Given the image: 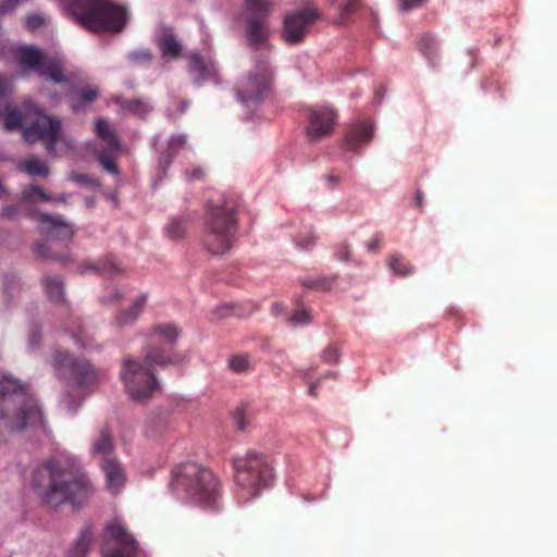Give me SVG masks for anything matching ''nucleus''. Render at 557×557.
Returning <instances> with one entry per match:
<instances>
[{"label": "nucleus", "mask_w": 557, "mask_h": 557, "mask_svg": "<svg viewBox=\"0 0 557 557\" xmlns=\"http://www.w3.org/2000/svg\"><path fill=\"white\" fill-rule=\"evenodd\" d=\"M32 484L40 500L52 508L66 503L78 507L95 493L92 483L78 465L60 461L38 467Z\"/></svg>", "instance_id": "1"}, {"label": "nucleus", "mask_w": 557, "mask_h": 557, "mask_svg": "<svg viewBox=\"0 0 557 557\" xmlns=\"http://www.w3.org/2000/svg\"><path fill=\"white\" fill-rule=\"evenodd\" d=\"M42 424V412L36 399L22 384L9 376L0 380V436L22 432Z\"/></svg>", "instance_id": "2"}, {"label": "nucleus", "mask_w": 557, "mask_h": 557, "mask_svg": "<svg viewBox=\"0 0 557 557\" xmlns=\"http://www.w3.org/2000/svg\"><path fill=\"white\" fill-rule=\"evenodd\" d=\"M4 128L13 131L21 128L26 141L42 140L50 154L57 153V145H64L70 149L71 143L63 135L61 123L57 117L47 115L30 102L20 108L8 107L4 119Z\"/></svg>", "instance_id": "3"}, {"label": "nucleus", "mask_w": 557, "mask_h": 557, "mask_svg": "<svg viewBox=\"0 0 557 557\" xmlns=\"http://www.w3.org/2000/svg\"><path fill=\"white\" fill-rule=\"evenodd\" d=\"M237 233V203L232 198L220 196L210 201L206 214L202 246L212 256L228 252Z\"/></svg>", "instance_id": "4"}, {"label": "nucleus", "mask_w": 557, "mask_h": 557, "mask_svg": "<svg viewBox=\"0 0 557 557\" xmlns=\"http://www.w3.org/2000/svg\"><path fill=\"white\" fill-rule=\"evenodd\" d=\"M74 21L94 33H120L127 22V11L112 0H72Z\"/></svg>", "instance_id": "5"}, {"label": "nucleus", "mask_w": 557, "mask_h": 557, "mask_svg": "<svg viewBox=\"0 0 557 557\" xmlns=\"http://www.w3.org/2000/svg\"><path fill=\"white\" fill-rule=\"evenodd\" d=\"M171 485L183 490L200 505H214L219 497V482L213 473L196 462H187L173 470Z\"/></svg>", "instance_id": "6"}, {"label": "nucleus", "mask_w": 557, "mask_h": 557, "mask_svg": "<svg viewBox=\"0 0 557 557\" xmlns=\"http://www.w3.org/2000/svg\"><path fill=\"white\" fill-rule=\"evenodd\" d=\"M235 482L251 497L274 482V470L263 455L249 453L234 459Z\"/></svg>", "instance_id": "7"}, {"label": "nucleus", "mask_w": 557, "mask_h": 557, "mask_svg": "<svg viewBox=\"0 0 557 557\" xmlns=\"http://www.w3.org/2000/svg\"><path fill=\"white\" fill-rule=\"evenodd\" d=\"M120 376L127 394L136 401L147 400L159 389L153 370L136 357L126 356L123 358Z\"/></svg>", "instance_id": "8"}, {"label": "nucleus", "mask_w": 557, "mask_h": 557, "mask_svg": "<svg viewBox=\"0 0 557 557\" xmlns=\"http://www.w3.org/2000/svg\"><path fill=\"white\" fill-rule=\"evenodd\" d=\"M53 367L58 375L73 381L75 385L83 388L97 383L102 374L87 360L75 359L66 351L54 352Z\"/></svg>", "instance_id": "9"}, {"label": "nucleus", "mask_w": 557, "mask_h": 557, "mask_svg": "<svg viewBox=\"0 0 557 557\" xmlns=\"http://www.w3.org/2000/svg\"><path fill=\"white\" fill-rule=\"evenodd\" d=\"M137 543L124 525L114 521L106 528L101 544L103 557H135Z\"/></svg>", "instance_id": "10"}, {"label": "nucleus", "mask_w": 557, "mask_h": 557, "mask_svg": "<svg viewBox=\"0 0 557 557\" xmlns=\"http://www.w3.org/2000/svg\"><path fill=\"white\" fill-rule=\"evenodd\" d=\"M17 61L24 69L36 70L46 79L55 83L65 81L63 66L59 60L46 57L36 47H23L17 51Z\"/></svg>", "instance_id": "11"}, {"label": "nucleus", "mask_w": 557, "mask_h": 557, "mask_svg": "<svg viewBox=\"0 0 557 557\" xmlns=\"http://www.w3.org/2000/svg\"><path fill=\"white\" fill-rule=\"evenodd\" d=\"M320 17V11L313 5H307L287 13L284 17V40L288 45L301 42L307 36L309 28Z\"/></svg>", "instance_id": "12"}, {"label": "nucleus", "mask_w": 557, "mask_h": 557, "mask_svg": "<svg viewBox=\"0 0 557 557\" xmlns=\"http://www.w3.org/2000/svg\"><path fill=\"white\" fill-rule=\"evenodd\" d=\"M337 112L330 106H314L308 110L306 136L315 143L333 133Z\"/></svg>", "instance_id": "13"}, {"label": "nucleus", "mask_w": 557, "mask_h": 557, "mask_svg": "<svg viewBox=\"0 0 557 557\" xmlns=\"http://www.w3.org/2000/svg\"><path fill=\"white\" fill-rule=\"evenodd\" d=\"M249 12L248 35L251 44H263L268 36L264 18L273 3L270 0H244Z\"/></svg>", "instance_id": "14"}, {"label": "nucleus", "mask_w": 557, "mask_h": 557, "mask_svg": "<svg viewBox=\"0 0 557 557\" xmlns=\"http://www.w3.org/2000/svg\"><path fill=\"white\" fill-rule=\"evenodd\" d=\"M270 76L265 69L257 75H249L242 79L236 88L237 99L244 104L257 102L261 99L269 86Z\"/></svg>", "instance_id": "15"}, {"label": "nucleus", "mask_w": 557, "mask_h": 557, "mask_svg": "<svg viewBox=\"0 0 557 557\" xmlns=\"http://www.w3.org/2000/svg\"><path fill=\"white\" fill-rule=\"evenodd\" d=\"M40 232L47 240L67 243L74 236V227L61 215H49L40 213L37 216Z\"/></svg>", "instance_id": "16"}, {"label": "nucleus", "mask_w": 557, "mask_h": 557, "mask_svg": "<svg viewBox=\"0 0 557 557\" xmlns=\"http://www.w3.org/2000/svg\"><path fill=\"white\" fill-rule=\"evenodd\" d=\"M147 299V294H141L134 298L127 309L119 310L114 314L111 322L112 326L117 331H124L125 329L133 326L144 312Z\"/></svg>", "instance_id": "17"}, {"label": "nucleus", "mask_w": 557, "mask_h": 557, "mask_svg": "<svg viewBox=\"0 0 557 557\" xmlns=\"http://www.w3.org/2000/svg\"><path fill=\"white\" fill-rule=\"evenodd\" d=\"M373 133V124L370 121L354 123L346 133L344 146L347 150L356 151L361 145L372 140Z\"/></svg>", "instance_id": "18"}, {"label": "nucleus", "mask_w": 557, "mask_h": 557, "mask_svg": "<svg viewBox=\"0 0 557 557\" xmlns=\"http://www.w3.org/2000/svg\"><path fill=\"white\" fill-rule=\"evenodd\" d=\"M106 478V487L111 494H117L124 487L126 474L121 462L115 458H106L101 465Z\"/></svg>", "instance_id": "19"}, {"label": "nucleus", "mask_w": 557, "mask_h": 557, "mask_svg": "<svg viewBox=\"0 0 557 557\" xmlns=\"http://www.w3.org/2000/svg\"><path fill=\"white\" fill-rule=\"evenodd\" d=\"M144 360L141 362L153 370L154 367L165 368L168 366L182 364L185 357L178 355H169L166 351L158 346L148 345L144 349Z\"/></svg>", "instance_id": "20"}, {"label": "nucleus", "mask_w": 557, "mask_h": 557, "mask_svg": "<svg viewBox=\"0 0 557 557\" xmlns=\"http://www.w3.org/2000/svg\"><path fill=\"white\" fill-rule=\"evenodd\" d=\"M157 46L162 58L168 61L180 57L182 52V45L173 30L169 27H162L160 29V33L157 36Z\"/></svg>", "instance_id": "21"}, {"label": "nucleus", "mask_w": 557, "mask_h": 557, "mask_svg": "<svg viewBox=\"0 0 557 557\" xmlns=\"http://www.w3.org/2000/svg\"><path fill=\"white\" fill-rule=\"evenodd\" d=\"M96 133L106 145L104 150L100 152L117 153L121 150L120 140L114 129L104 119L99 117L96 120Z\"/></svg>", "instance_id": "22"}, {"label": "nucleus", "mask_w": 557, "mask_h": 557, "mask_svg": "<svg viewBox=\"0 0 557 557\" xmlns=\"http://www.w3.org/2000/svg\"><path fill=\"white\" fill-rule=\"evenodd\" d=\"M337 278V275H306L300 278V284L310 290L329 292L333 288Z\"/></svg>", "instance_id": "23"}, {"label": "nucleus", "mask_w": 557, "mask_h": 557, "mask_svg": "<svg viewBox=\"0 0 557 557\" xmlns=\"http://www.w3.org/2000/svg\"><path fill=\"white\" fill-rule=\"evenodd\" d=\"M114 444L111 433L107 429H102L99 435L94 440L91 445L92 456H102L104 459L112 454Z\"/></svg>", "instance_id": "24"}, {"label": "nucleus", "mask_w": 557, "mask_h": 557, "mask_svg": "<svg viewBox=\"0 0 557 557\" xmlns=\"http://www.w3.org/2000/svg\"><path fill=\"white\" fill-rule=\"evenodd\" d=\"M181 335V330L171 323L156 324L149 331V336L157 337L166 344L174 345Z\"/></svg>", "instance_id": "25"}, {"label": "nucleus", "mask_w": 557, "mask_h": 557, "mask_svg": "<svg viewBox=\"0 0 557 557\" xmlns=\"http://www.w3.org/2000/svg\"><path fill=\"white\" fill-rule=\"evenodd\" d=\"M188 220L184 216L172 218L164 226V234L170 240H182L187 235Z\"/></svg>", "instance_id": "26"}, {"label": "nucleus", "mask_w": 557, "mask_h": 557, "mask_svg": "<svg viewBox=\"0 0 557 557\" xmlns=\"http://www.w3.org/2000/svg\"><path fill=\"white\" fill-rule=\"evenodd\" d=\"M98 96L99 92L97 88L90 86L83 87L81 90L71 96V108L74 111H81L86 106L92 103L98 98Z\"/></svg>", "instance_id": "27"}, {"label": "nucleus", "mask_w": 557, "mask_h": 557, "mask_svg": "<svg viewBox=\"0 0 557 557\" xmlns=\"http://www.w3.org/2000/svg\"><path fill=\"white\" fill-rule=\"evenodd\" d=\"M42 286L49 299L54 302L64 301V284L59 276L46 275L42 277Z\"/></svg>", "instance_id": "28"}, {"label": "nucleus", "mask_w": 557, "mask_h": 557, "mask_svg": "<svg viewBox=\"0 0 557 557\" xmlns=\"http://www.w3.org/2000/svg\"><path fill=\"white\" fill-rule=\"evenodd\" d=\"M85 270H91L106 277H113L122 273L121 265L112 259L99 260L95 264H87Z\"/></svg>", "instance_id": "29"}, {"label": "nucleus", "mask_w": 557, "mask_h": 557, "mask_svg": "<svg viewBox=\"0 0 557 557\" xmlns=\"http://www.w3.org/2000/svg\"><path fill=\"white\" fill-rule=\"evenodd\" d=\"M189 71L195 76L197 82H201L211 75V67L205 62L199 53H191L189 55Z\"/></svg>", "instance_id": "30"}, {"label": "nucleus", "mask_w": 557, "mask_h": 557, "mask_svg": "<svg viewBox=\"0 0 557 557\" xmlns=\"http://www.w3.org/2000/svg\"><path fill=\"white\" fill-rule=\"evenodd\" d=\"M92 542V532L89 528L82 530L75 545L70 549L69 557H86Z\"/></svg>", "instance_id": "31"}, {"label": "nucleus", "mask_w": 557, "mask_h": 557, "mask_svg": "<svg viewBox=\"0 0 557 557\" xmlns=\"http://www.w3.org/2000/svg\"><path fill=\"white\" fill-rule=\"evenodd\" d=\"M119 103L122 110L140 117L147 115L152 110V107L143 99H121Z\"/></svg>", "instance_id": "32"}, {"label": "nucleus", "mask_w": 557, "mask_h": 557, "mask_svg": "<svg viewBox=\"0 0 557 557\" xmlns=\"http://www.w3.org/2000/svg\"><path fill=\"white\" fill-rule=\"evenodd\" d=\"M419 50L429 60L431 64H435L437 59V42L430 34H424L418 41Z\"/></svg>", "instance_id": "33"}, {"label": "nucleus", "mask_w": 557, "mask_h": 557, "mask_svg": "<svg viewBox=\"0 0 557 557\" xmlns=\"http://www.w3.org/2000/svg\"><path fill=\"white\" fill-rule=\"evenodd\" d=\"M231 315L245 317L246 314L242 312L240 306L236 304H222L212 310L211 320L220 322Z\"/></svg>", "instance_id": "34"}, {"label": "nucleus", "mask_w": 557, "mask_h": 557, "mask_svg": "<svg viewBox=\"0 0 557 557\" xmlns=\"http://www.w3.org/2000/svg\"><path fill=\"white\" fill-rule=\"evenodd\" d=\"M18 168L32 176H47L49 173L47 164L37 157L26 159Z\"/></svg>", "instance_id": "35"}, {"label": "nucleus", "mask_w": 557, "mask_h": 557, "mask_svg": "<svg viewBox=\"0 0 557 557\" xmlns=\"http://www.w3.org/2000/svg\"><path fill=\"white\" fill-rule=\"evenodd\" d=\"M251 368L252 363L248 355H234L227 359V369L235 374L247 373Z\"/></svg>", "instance_id": "36"}, {"label": "nucleus", "mask_w": 557, "mask_h": 557, "mask_svg": "<svg viewBox=\"0 0 557 557\" xmlns=\"http://www.w3.org/2000/svg\"><path fill=\"white\" fill-rule=\"evenodd\" d=\"M333 1L337 5V9L341 13L342 23H344L345 20L358 9L359 2H360V0H333Z\"/></svg>", "instance_id": "37"}, {"label": "nucleus", "mask_w": 557, "mask_h": 557, "mask_svg": "<svg viewBox=\"0 0 557 557\" xmlns=\"http://www.w3.org/2000/svg\"><path fill=\"white\" fill-rule=\"evenodd\" d=\"M389 267L393 272L399 274L400 276L409 275L412 272V267L410 263L405 259L396 256L391 258Z\"/></svg>", "instance_id": "38"}, {"label": "nucleus", "mask_w": 557, "mask_h": 557, "mask_svg": "<svg viewBox=\"0 0 557 557\" xmlns=\"http://www.w3.org/2000/svg\"><path fill=\"white\" fill-rule=\"evenodd\" d=\"M51 250H52V247L47 242L39 243L35 247L36 253L38 256L42 257V258L55 259V260H58V261H60L62 263H66V262H71L72 261L70 256L58 257V256H54V255L50 253Z\"/></svg>", "instance_id": "39"}, {"label": "nucleus", "mask_w": 557, "mask_h": 557, "mask_svg": "<svg viewBox=\"0 0 557 557\" xmlns=\"http://www.w3.org/2000/svg\"><path fill=\"white\" fill-rule=\"evenodd\" d=\"M296 245L302 249H309L315 244V236L311 230L299 232L294 238Z\"/></svg>", "instance_id": "40"}, {"label": "nucleus", "mask_w": 557, "mask_h": 557, "mask_svg": "<svg viewBox=\"0 0 557 557\" xmlns=\"http://www.w3.org/2000/svg\"><path fill=\"white\" fill-rule=\"evenodd\" d=\"M311 317L308 309L301 307L300 309L296 310L289 318L288 323L292 325H305L310 323Z\"/></svg>", "instance_id": "41"}, {"label": "nucleus", "mask_w": 557, "mask_h": 557, "mask_svg": "<svg viewBox=\"0 0 557 557\" xmlns=\"http://www.w3.org/2000/svg\"><path fill=\"white\" fill-rule=\"evenodd\" d=\"M115 153H109V152H97L98 160L102 164L103 169L108 171L111 174H117V168L115 163L112 160V157Z\"/></svg>", "instance_id": "42"}, {"label": "nucleus", "mask_w": 557, "mask_h": 557, "mask_svg": "<svg viewBox=\"0 0 557 557\" xmlns=\"http://www.w3.org/2000/svg\"><path fill=\"white\" fill-rule=\"evenodd\" d=\"M233 421L238 431H245L249 424V419L243 408H236L234 410Z\"/></svg>", "instance_id": "43"}, {"label": "nucleus", "mask_w": 557, "mask_h": 557, "mask_svg": "<svg viewBox=\"0 0 557 557\" xmlns=\"http://www.w3.org/2000/svg\"><path fill=\"white\" fill-rule=\"evenodd\" d=\"M75 343L83 347V348H91L94 347V343H95V339L94 337L88 334L85 330H81L78 331L74 336H73Z\"/></svg>", "instance_id": "44"}, {"label": "nucleus", "mask_w": 557, "mask_h": 557, "mask_svg": "<svg viewBox=\"0 0 557 557\" xmlns=\"http://www.w3.org/2000/svg\"><path fill=\"white\" fill-rule=\"evenodd\" d=\"M47 21V17L44 15V14H40V13H35V14H32V15H28L26 17V26L29 30H35L37 28H39L40 26H42Z\"/></svg>", "instance_id": "45"}, {"label": "nucleus", "mask_w": 557, "mask_h": 557, "mask_svg": "<svg viewBox=\"0 0 557 557\" xmlns=\"http://www.w3.org/2000/svg\"><path fill=\"white\" fill-rule=\"evenodd\" d=\"M123 299L124 294L119 289H113L108 295L102 296L100 301L103 305H114L121 302Z\"/></svg>", "instance_id": "46"}, {"label": "nucleus", "mask_w": 557, "mask_h": 557, "mask_svg": "<svg viewBox=\"0 0 557 557\" xmlns=\"http://www.w3.org/2000/svg\"><path fill=\"white\" fill-rule=\"evenodd\" d=\"M187 144V136L185 134H177L169 140V149L177 151Z\"/></svg>", "instance_id": "47"}, {"label": "nucleus", "mask_w": 557, "mask_h": 557, "mask_svg": "<svg viewBox=\"0 0 557 557\" xmlns=\"http://www.w3.org/2000/svg\"><path fill=\"white\" fill-rule=\"evenodd\" d=\"M24 196H25V198H28V199L34 196H37L45 201H48L50 199L49 196L45 193V190L37 185H32L28 189H26L24 191Z\"/></svg>", "instance_id": "48"}, {"label": "nucleus", "mask_w": 557, "mask_h": 557, "mask_svg": "<svg viewBox=\"0 0 557 557\" xmlns=\"http://www.w3.org/2000/svg\"><path fill=\"white\" fill-rule=\"evenodd\" d=\"M428 0H398L399 10L401 12H409L424 4Z\"/></svg>", "instance_id": "49"}, {"label": "nucleus", "mask_w": 557, "mask_h": 557, "mask_svg": "<svg viewBox=\"0 0 557 557\" xmlns=\"http://www.w3.org/2000/svg\"><path fill=\"white\" fill-rule=\"evenodd\" d=\"M339 358V351L334 346H327L322 352V359L327 363H334Z\"/></svg>", "instance_id": "50"}, {"label": "nucleus", "mask_w": 557, "mask_h": 557, "mask_svg": "<svg viewBox=\"0 0 557 557\" xmlns=\"http://www.w3.org/2000/svg\"><path fill=\"white\" fill-rule=\"evenodd\" d=\"M382 242H383V235L375 234V236L367 243L368 250L370 252H375L380 248Z\"/></svg>", "instance_id": "51"}, {"label": "nucleus", "mask_w": 557, "mask_h": 557, "mask_svg": "<svg viewBox=\"0 0 557 557\" xmlns=\"http://www.w3.org/2000/svg\"><path fill=\"white\" fill-rule=\"evenodd\" d=\"M17 214V208L14 206H7L2 208L0 215L4 219H13Z\"/></svg>", "instance_id": "52"}, {"label": "nucleus", "mask_w": 557, "mask_h": 557, "mask_svg": "<svg viewBox=\"0 0 557 557\" xmlns=\"http://www.w3.org/2000/svg\"><path fill=\"white\" fill-rule=\"evenodd\" d=\"M349 247L347 245H342L339 248H338V259L343 260V261H347L349 259Z\"/></svg>", "instance_id": "53"}, {"label": "nucleus", "mask_w": 557, "mask_h": 557, "mask_svg": "<svg viewBox=\"0 0 557 557\" xmlns=\"http://www.w3.org/2000/svg\"><path fill=\"white\" fill-rule=\"evenodd\" d=\"M9 89L10 82L7 78L0 76V97L5 95Z\"/></svg>", "instance_id": "54"}, {"label": "nucleus", "mask_w": 557, "mask_h": 557, "mask_svg": "<svg viewBox=\"0 0 557 557\" xmlns=\"http://www.w3.org/2000/svg\"><path fill=\"white\" fill-rule=\"evenodd\" d=\"M205 176V172L200 166H197L190 173V180H201Z\"/></svg>", "instance_id": "55"}, {"label": "nucleus", "mask_w": 557, "mask_h": 557, "mask_svg": "<svg viewBox=\"0 0 557 557\" xmlns=\"http://www.w3.org/2000/svg\"><path fill=\"white\" fill-rule=\"evenodd\" d=\"M341 177L334 173L325 175V181L330 186H335L339 182Z\"/></svg>", "instance_id": "56"}, {"label": "nucleus", "mask_w": 557, "mask_h": 557, "mask_svg": "<svg viewBox=\"0 0 557 557\" xmlns=\"http://www.w3.org/2000/svg\"><path fill=\"white\" fill-rule=\"evenodd\" d=\"M424 194L421 190H417L414 201L419 208H422Z\"/></svg>", "instance_id": "57"}, {"label": "nucleus", "mask_w": 557, "mask_h": 557, "mask_svg": "<svg viewBox=\"0 0 557 557\" xmlns=\"http://www.w3.org/2000/svg\"><path fill=\"white\" fill-rule=\"evenodd\" d=\"M317 389H318V382L312 383V384L309 386V388H308V394H309V395H311V396H313V397H315V396L318 395Z\"/></svg>", "instance_id": "58"}, {"label": "nucleus", "mask_w": 557, "mask_h": 557, "mask_svg": "<svg viewBox=\"0 0 557 557\" xmlns=\"http://www.w3.org/2000/svg\"><path fill=\"white\" fill-rule=\"evenodd\" d=\"M186 107H187V102L183 101L181 111L184 112L186 110Z\"/></svg>", "instance_id": "59"}]
</instances>
